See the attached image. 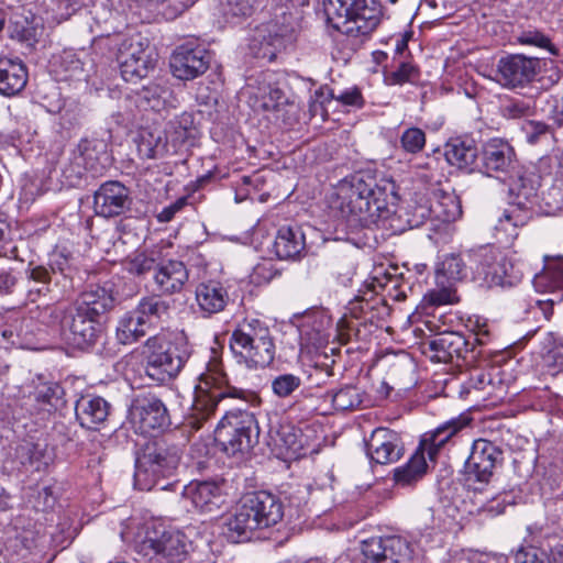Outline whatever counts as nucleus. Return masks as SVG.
Returning <instances> with one entry per match:
<instances>
[{
    "label": "nucleus",
    "instance_id": "obj_23",
    "mask_svg": "<svg viewBox=\"0 0 563 563\" xmlns=\"http://www.w3.org/2000/svg\"><path fill=\"white\" fill-rule=\"evenodd\" d=\"M209 63L210 56L205 48L188 44L178 46L170 57L172 73L181 80H191L202 75Z\"/></svg>",
    "mask_w": 563,
    "mask_h": 563
},
{
    "label": "nucleus",
    "instance_id": "obj_7",
    "mask_svg": "<svg viewBox=\"0 0 563 563\" xmlns=\"http://www.w3.org/2000/svg\"><path fill=\"white\" fill-rule=\"evenodd\" d=\"M183 449L166 439L148 442L136 457L134 484L141 490H151L161 478L176 474Z\"/></svg>",
    "mask_w": 563,
    "mask_h": 563
},
{
    "label": "nucleus",
    "instance_id": "obj_29",
    "mask_svg": "<svg viewBox=\"0 0 563 563\" xmlns=\"http://www.w3.org/2000/svg\"><path fill=\"white\" fill-rule=\"evenodd\" d=\"M110 404L96 395H82L75 404V416L85 429L95 430L103 423L110 413Z\"/></svg>",
    "mask_w": 563,
    "mask_h": 563
},
{
    "label": "nucleus",
    "instance_id": "obj_8",
    "mask_svg": "<svg viewBox=\"0 0 563 563\" xmlns=\"http://www.w3.org/2000/svg\"><path fill=\"white\" fill-rule=\"evenodd\" d=\"M472 419L466 415H461L453 418L442 426L438 427L434 431L426 433L421 441L419 449L409 459V461L394 471V481L400 486H410L419 481L427 471L428 464L426 454L431 461H434L440 449L460 430L471 423Z\"/></svg>",
    "mask_w": 563,
    "mask_h": 563
},
{
    "label": "nucleus",
    "instance_id": "obj_60",
    "mask_svg": "<svg viewBox=\"0 0 563 563\" xmlns=\"http://www.w3.org/2000/svg\"><path fill=\"white\" fill-rule=\"evenodd\" d=\"M331 98L339 101L343 106H350L355 108H362L364 99L361 90L357 87L347 88L341 91L339 95L331 93Z\"/></svg>",
    "mask_w": 563,
    "mask_h": 563
},
{
    "label": "nucleus",
    "instance_id": "obj_55",
    "mask_svg": "<svg viewBox=\"0 0 563 563\" xmlns=\"http://www.w3.org/2000/svg\"><path fill=\"white\" fill-rule=\"evenodd\" d=\"M523 223L521 213H504L498 219L495 230L505 233L508 239H515L518 234L517 229Z\"/></svg>",
    "mask_w": 563,
    "mask_h": 563
},
{
    "label": "nucleus",
    "instance_id": "obj_43",
    "mask_svg": "<svg viewBox=\"0 0 563 563\" xmlns=\"http://www.w3.org/2000/svg\"><path fill=\"white\" fill-rule=\"evenodd\" d=\"M170 91L156 82H151L137 91V102L144 109L161 111L166 107Z\"/></svg>",
    "mask_w": 563,
    "mask_h": 563
},
{
    "label": "nucleus",
    "instance_id": "obj_4",
    "mask_svg": "<svg viewBox=\"0 0 563 563\" xmlns=\"http://www.w3.org/2000/svg\"><path fill=\"white\" fill-rule=\"evenodd\" d=\"M225 399H241L246 402L258 400L254 393L231 385L221 363L214 358L199 376L188 424L199 430L203 422L214 415L218 405Z\"/></svg>",
    "mask_w": 563,
    "mask_h": 563
},
{
    "label": "nucleus",
    "instance_id": "obj_61",
    "mask_svg": "<svg viewBox=\"0 0 563 563\" xmlns=\"http://www.w3.org/2000/svg\"><path fill=\"white\" fill-rule=\"evenodd\" d=\"M277 437L287 450L296 452L301 448L298 432L292 426H282L277 430Z\"/></svg>",
    "mask_w": 563,
    "mask_h": 563
},
{
    "label": "nucleus",
    "instance_id": "obj_58",
    "mask_svg": "<svg viewBox=\"0 0 563 563\" xmlns=\"http://www.w3.org/2000/svg\"><path fill=\"white\" fill-rule=\"evenodd\" d=\"M54 3V10L57 12L60 19L67 20L81 8L89 4L90 0H52Z\"/></svg>",
    "mask_w": 563,
    "mask_h": 563
},
{
    "label": "nucleus",
    "instance_id": "obj_17",
    "mask_svg": "<svg viewBox=\"0 0 563 563\" xmlns=\"http://www.w3.org/2000/svg\"><path fill=\"white\" fill-rule=\"evenodd\" d=\"M541 62L536 57L511 54L498 59L494 79L504 88H525L531 84L540 71Z\"/></svg>",
    "mask_w": 563,
    "mask_h": 563
},
{
    "label": "nucleus",
    "instance_id": "obj_3",
    "mask_svg": "<svg viewBox=\"0 0 563 563\" xmlns=\"http://www.w3.org/2000/svg\"><path fill=\"white\" fill-rule=\"evenodd\" d=\"M329 26L345 36L351 49H357L379 25L383 9L378 0H323Z\"/></svg>",
    "mask_w": 563,
    "mask_h": 563
},
{
    "label": "nucleus",
    "instance_id": "obj_6",
    "mask_svg": "<svg viewBox=\"0 0 563 563\" xmlns=\"http://www.w3.org/2000/svg\"><path fill=\"white\" fill-rule=\"evenodd\" d=\"M264 21L254 30L249 51L252 56L272 62L295 31V18L286 3L265 5Z\"/></svg>",
    "mask_w": 563,
    "mask_h": 563
},
{
    "label": "nucleus",
    "instance_id": "obj_21",
    "mask_svg": "<svg viewBox=\"0 0 563 563\" xmlns=\"http://www.w3.org/2000/svg\"><path fill=\"white\" fill-rule=\"evenodd\" d=\"M130 415L142 432L162 430L170 423L165 404L152 393L139 395L131 405Z\"/></svg>",
    "mask_w": 563,
    "mask_h": 563
},
{
    "label": "nucleus",
    "instance_id": "obj_20",
    "mask_svg": "<svg viewBox=\"0 0 563 563\" xmlns=\"http://www.w3.org/2000/svg\"><path fill=\"white\" fill-rule=\"evenodd\" d=\"M364 443L367 457L375 464L396 463L405 453L400 434L388 428H376Z\"/></svg>",
    "mask_w": 563,
    "mask_h": 563
},
{
    "label": "nucleus",
    "instance_id": "obj_9",
    "mask_svg": "<svg viewBox=\"0 0 563 563\" xmlns=\"http://www.w3.org/2000/svg\"><path fill=\"white\" fill-rule=\"evenodd\" d=\"M214 438L229 456L250 452L258 443L260 438L255 413L245 409L227 411L214 430Z\"/></svg>",
    "mask_w": 563,
    "mask_h": 563
},
{
    "label": "nucleus",
    "instance_id": "obj_18",
    "mask_svg": "<svg viewBox=\"0 0 563 563\" xmlns=\"http://www.w3.org/2000/svg\"><path fill=\"white\" fill-rule=\"evenodd\" d=\"M543 261V269L536 274L533 285L538 291L549 292L550 297L536 299L534 303L544 318L550 320L554 303L563 300V256L544 255Z\"/></svg>",
    "mask_w": 563,
    "mask_h": 563
},
{
    "label": "nucleus",
    "instance_id": "obj_49",
    "mask_svg": "<svg viewBox=\"0 0 563 563\" xmlns=\"http://www.w3.org/2000/svg\"><path fill=\"white\" fill-rule=\"evenodd\" d=\"M302 384L300 376L291 373L279 374L272 379L271 386L273 394L278 398H288L294 396Z\"/></svg>",
    "mask_w": 563,
    "mask_h": 563
},
{
    "label": "nucleus",
    "instance_id": "obj_15",
    "mask_svg": "<svg viewBox=\"0 0 563 563\" xmlns=\"http://www.w3.org/2000/svg\"><path fill=\"white\" fill-rule=\"evenodd\" d=\"M58 275L70 278V260L66 250H55L49 254L47 265L30 262L25 268V288L31 301L51 291V284L59 283Z\"/></svg>",
    "mask_w": 563,
    "mask_h": 563
},
{
    "label": "nucleus",
    "instance_id": "obj_54",
    "mask_svg": "<svg viewBox=\"0 0 563 563\" xmlns=\"http://www.w3.org/2000/svg\"><path fill=\"white\" fill-rule=\"evenodd\" d=\"M124 267L130 274L144 276L150 272L155 273L157 264L154 258L144 254H137L133 258L126 260L124 262Z\"/></svg>",
    "mask_w": 563,
    "mask_h": 563
},
{
    "label": "nucleus",
    "instance_id": "obj_36",
    "mask_svg": "<svg viewBox=\"0 0 563 563\" xmlns=\"http://www.w3.org/2000/svg\"><path fill=\"white\" fill-rule=\"evenodd\" d=\"M173 300L158 295L142 298L135 310L151 328L169 318Z\"/></svg>",
    "mask_w": 563,
    "mask_h": 563
},
{
    "label": "nucleus",
    "instance_id": "obj_2",
    "mask_svg": "<svg viewBox=\"0 0 563 563\" xmlns=\"http://www.w3.org/2000/svg\"><path fill=\"white\" fill-rule=\"evenodd\" d=\"M284 517L280 499L265 490L247 494L223 523V534L232 543L246 542L255 531L276 526Z\"/></svg>",
    "mask_w": 563,
    "mask_h": 563
},
{
    "label": "nucleus",
    "instance_id": "obj_31",
    "mask_svg": "<svg viewBox=\"0 0 563 563\" xmlns=\"http://www.w3.org/2000/svg\"><path fill=\"white\" fill-rule=\"evenodd\" d=\"M195 295L197 305L205 317L223 311L230 300L227 288L218 280L198 284Z\"/></svg>",
    "mask_w": 563,
    "mask_h": 563
},
{
    "label": "nucleus",
    "instance_id": "obj_10",
    "mask_svg": "<svg viewBox=\"0 0 563 563\" xmlns=\"http://www.w3.org/2000/svg\"><path fill=\"white\" fill-rule=\"evenodd\" d=\"M45 314L59 323L63 340L75 349L88 350L102 336L101 320L71 303L66 308L48 307Z\"/></svg>",
    "mask_w": 563,
    "mask_h": 563
},
{
    "label": "nucleus",
    "instance_id": "obj_57",
    "mask_svg": "<svg viewBox=\"0 0 563 563\" xmlns=\"http://www.w3.org/2000/svg\"><path fill=\"white\" fill-rule=\"evenodd\" d=\"M515 561L516 563H550V556L543 549L530 545L519 549Z\"/></svg>",
    "mask_w": 563,
    "mask_h": 563
},
{
    "label": "nucleus",
    "instance_id": "obj_56",
    "mask_svg": "<svg viewBox=\"0 0 563 563\" xmlns=\"http://www.w3.org/2000/svg\"><path fill=\"white\" fill-rule=\"evenodd\" d=\"M519 40L521 44L533 45L540 48H544L553 56L560 55L559 48L554 44H552L551 40L547 35H544L541 32H525Z\"/></svg>",
    "mask_w": 563,
    "mask_h": 563
},
{
    "label": "nucleus",
    "instance_id": "obj_30",
    "mask_svg": "<svg viewBox=\"0 0 563 563\" xmlns=\"http://www.w3.org/2000/svg\"><path fill=\"white\" fill-rule=\"evenodd\" d=\"M189 273L180 261L170 260L157 264L154 273L156 289L166 295L179 292L188 282Z\"/></svg>",
    "mask_w": 563,
    "mask_h": 563
},
{
    "label": "nucleus",
    "instance_id": "obj_62",
    "mask_svg": "<svg viewBox=\"0 0 563 563\" xmlns=\"http://www.w3.org/2000/svg\"><path fill=\"white\" fill-rule=\"evenodd\" d=\"M19 285V276L14 269L0 266V295L13 294Z\"/></svg>",
    "mask_w": 563,
    "mask_h": 563
},
{
    "label": "nucleus",
    "instance_id": "obj_35",
    "mask_svg": "<svg viewBox=\"0 0 563 563\" xmlns=\"http://www.w3.org/2000/svg\"><path fill=\"white\" fill-rule=\"evenodd\" d=\"M15 457L26 470L41 471L53 461V454L44 442L22 441L15 449Z\"/></svg>",
    "mask_w": 563,
    "mask_h": 563
},
{
    "label": "nucleus",
    "instance_id": "obj_11",
    "mask_svg": "<svg viewBox=\"0 0 563 563\" xmlns=\"http://www.w3.org/2000/svg\"><path fill=\"white\" fill-rule=\"evenodd\" d=\"M139 538L135 550L144 558L156 559L158 563H187L189 560L191 544L178 530L150 523L144 528V536Z\"/></svg>",
    "mask_w": 563,
    "mask_h": 563
},
{
    "label": "nucleus",
    "instance_id": "obj_32",
    "mask_svg": "<svg viewBox=\"0 0 563 563\" xmlns=\"http://www.w3.org/2000/svg\"><path fill=\"white\" fill-rule=\"evenodd\" d=\"M444 157L452 166L473 170L478 157L475 140L468 136L451 137L444 145Z\"/></svg>",
    "mask_w": 563,
    "mask_h": 563
},
{
    "label": "nucleus",
    "instance_id": "obj_22",
    "mask_svg": "<svg viewBox=\"0 0 563 563\" xmlns=\"http://www.w3.org/2000/svg\"><path fill=\"white\" fill-rule=\"evenodd\" d=\"M409 552V544L398 536L376 537L362 542L365 563H401Z\"/></svg>",
    "mask_w": 563,
    "mask_h": 563
},
{
    "label": "nucleus",
    "instance_id": "obj_19",
    "mask_svg": "<svg viewBox=\"0 0 563 563\" xmlns=\"http://www.w3.org/2000/svg\"><path fill=\"white\" fill-rule=\"evenodd\" d=\"M503 462L504 451L498 444L486 439H477L473 442L470 456L465 462L467 479L488 483Z\"/></svg>",
    "mask_w": 563,
    "mask_h": 563
},
{
    "label": "nucleus",
    "instance_id": "obj_46",
    "mask_svg": "<svg viewBox=\"0 0 563 563\" xmlns=\"http://www.w3.org/2000/svg\"><path fill=\"white\" fill-rule=\"evenodd\" d=\"M332 404L338 410H352L362 404V395L356 386L346 385L336 391H331Z\"/></svg>",
    "mask_w": 563,
    "mask_h": 563
},
{
    "label": "nucleus",
    "instance_id": "obj_41",
    "mask_svg": "<svg viewBox=\"0 0 563 563\" xmlns=\"http://www.w3.org/2000/svg\"><path fill=\"white\" fill-rule=\"evenodd\" d=\"M481 276H483L488 287H510L517 282V277L514 275V266L506 257L497 261Z\"/></svg>",
    "mask_w": 563,
    "mask_h": 563
},
{
    "label": "nucleus",
    "instance_id": "obj_14",
    "mask_svg": "<svg viewBox=\"0 0 563 563\" xmlns=\"http://www.w3.org/2000/svg\"><path fill=\"white\" fill-rule=\"evenodd\" d=\"M112 158L108 144L101 139H84L74 150L63 175L69 186H78L86 173L92 177L102 176L111 166Z\"/></svg>",
    "mask_w": 563,
    "mask_h": 563
},
{
    "label": "nucleus",
    "instance_id": "obj_52",
    "mask_svg": "<svg viewBox=\"0 0 563 563\" xmlns=\"http://www.w3.org/2000/svg\"><path fill=\"white\" fill-rule=\"evenodd\" d=\"M400 145L406 153L417 154L426 145V133L419 128H408L400 136Z\"/></svg>",
    "mask_w": 563,
    "mask_h": 563
},
{
    "label": "nucleus",
    "instance_id": "obj_16",
    "mask_svg": "<svg viewBox=\"0 0 563 563\" xmlns=\"http://www.w3.org/2000/svg\"><path fill=\"white\" fill-rule=\"evenodd\" d=\"M117 60L125 81L135 82L147 76L156 64L154 49L139 36L125 37L118 45Z\"/></svg>",
    "mask_w": 563,
    "mask_h": 563
},
{
    "label": "nucleus",
    "instance_id": "obj_34",
    "mask_svg": "<svg viewBox=\"0 0 563 563\" xmlns=\"http://www.w3.org/2000/svg\"><path fill=\"white\" fill-rule=\"evenodd\" d=\"M84 51L77 53L71 48L64 49L62 53L54 55L52 59L53 73L57 80H81L86 79L85 62L80 57Z\"/></svg>",
    "mask_w": 563,
    "mask_h": 563
},
{
    "label": "nucleus",
    "instance_id": "obj_5",
    "mask_svg": "<svg viewBox=\"0 0 563 563\" xmlns=\"http://www.w3.org/2000/svg\"><path fill=\"white\" fill-rule=\"evenodd\" d=\"M230 350L239 364L247 368L266 367L275 358V343L266 322L243 320L230 336Z\"/></svg>",
    "mask_w": 563,
    "mask_h": 563
},
{
    "label": "nucleus",
    "instance_id": "obj_45",
    "mask_svg": "<svg viewBox=\"0 0 563 563\" xmlns=\"http://www.w3.org/2000/svg\"><path fill=\"white\" fill-rule=\"evenodd\" d=\"M37 402L45 406L47 411H57L66 406L65 390L57 383H45L40 385L35 391Z\"/></svg>",
    "mask_w": 563,
    "mask_h": 563
},
{
    "label": "nucleus",
    "instance_id": "obj_47",
    "mask_svg": "<svg viewBox=\"0 0 563 563\" xmlns=\"http://www.w3.org/2000/svg\"><path fill=\"white\" fill-rule=\"evenodd\" d=\"M500 113L508 120L526 119L533 115L534 102L531 99L512 98L501 104Z\"/></svg>",
    "mask_w": 563,
    "mask_h": 563
},
{
    "label": "nucleus",
    "instance_id": "obj_63",
    "mask_svg": "<svg viewBox=\"0 0 563 563\" xmlns=\"http://www.w3.org/2000/svg\"><path fill=\"white\" fill-rule=\"evenodd\" d=\"M415 73L416 69L412 65L401 62L395 70L388 74L387 80L391 85H401L410 81Z\"/></svg>",
    "mask_w": 563,
    "mask_h": 563
},
{
    "label": "nucleus",
    "instance_id": "obj_59",
    "mask_svg": "<svg viewBox=\"0 0 563 563\" xmlns=\"http://www.w3.org/2000/svg\"><path fill=\"white\" fill-rule=\"evenodd\" d=\"M522 131L526 140L530 144H536L549 132V126L541 121H526L522 124Z\"/></svg>",
    "mask_w": 563,
    "mask_h": 563
},
{
    "label": "nucleus",
    "instance_id": "obj_53",
    "mask_svg": "<svg viewBox=\"0 0 563 563\" xmlns=\"http://www.w3.org/2000/svg\"><path fill=\"white\" fill-rule=\"evenodd\" d=\"M258 5V0H223L222 10L225 16L241 18L251 15Z\"/></svg>",
    "mask_w": 563,
    "mask_h": 563
},
{
    "label": "nucleus",
    "instance_id": "obj_44",
    "mask_svg": "<svg viewBox=\"0 0 563 563\" xmlns=\"http://www.w3.org/2000/svg\"><path fill=\"white\" fill-rule=\"evenodd\" d=\"M462 213H438L428 219L429 238L435 242H446L455 232V221L460 219Z\"/></svg>",
    "mask_w": 563,
    "mask_h": 563
},
{
    "label": "nucleus",
    "instance_id": "obj_27",
    "mask_svg": "<svg viewBox=\"0 0 563 563\" xmlns=\"http://www.w3.org/2000/svg\"><path fill=\"white\" fill-rule=\"evenodd\" d=\"M8 33L12 40H16L32 47L37 42L38 29L30 19V11L22 5L5 4Z\"/></svg>",
    "mask_w": 563,
    "mask_h": 563
},
{
    "label": "nucleus",
    "instance_id": "obj_48",
    "mask_svg": "<svg viewBox=\"0 0 563 563\" xmlns=\"http://www.w3.org/2000/svg\"><path fill=\"white\" fill-rule=\"evenodd\" d=\"M506 256L492 244L481 245L476 249L471 250V258L476 263L478 275L483 274L497 261L504 260Z\"/></svg>",
    "mask_w": 563,
    "mask_h": 563
},
{
    "label": "nucleus",
    "instance_id": "obj_50",
    "mask_svg": "<svg viewBox=\"0 0 563 563\" xmlns=\"http://www.w3.org/2000/svg\"><path fill=\"white\" fill-rule=\"evenodd\" d=\"M439 288L429 290L422 299L424 307H438L442 305H450L457 301L455 290L452 288V284L443 283L438 285Z\"/></svg>",
    "mask_w": 563,
    "mask_h": 563
},
{
    "label": "nucleus",
    "instance_id": "obj_33",
    "mask_svg": "<svg viewBox=\"0 0 563 563\" xmlns=\"http://www.w3.org/2000/svg\"><path fill=\"white\" fill-rule=\"evenodd\" d=\"M27 82V70L19 58L0 55V93L7 97L21 92Z\"/></svg>",
    "mask_w": 563,
    "mask_h": 563
},
{
    "label": "nucleus",
    "instance_id": "obj_12",
    "mask_svg": "<svg viewBox=\"0 0 563 563\" xmlns=\"http://www.w3.org/2000/svg\"><path fill=\"white\" fill-rule=\"evenodd\" d=\"M143 354L145 374L158 385L174 379L189 357L187 349L156 335L147 339Z\"/></svg>",
    "mask_w": 563,
    "mask_h": 563
},
{
    "label": "nucleus",
    "instance_id": "obj_40",
    "mask_svg": "<svg viewBox=\"0 0 563 563\" xmlns=\"http://www.w3.org/2000/svg\"><path fill=\"white\" fill-rule=\"evenodd\" d=\"M544 366L551 374L563 371V338L552 332L545 334L541 341L540 351Z\"/></svg>",
    "mask_w": 563,
    "mask_h": 563
},
{
    "label": "nucleus",
    "instance_id": "obj_42",
    "mask_svg": "<svg viewBox=\"0 0 563 563\" xmlns=\"http://www.w3.org/2000/svg\"><path fill=\"white\" fill-rule=\"evenodd\" d=\"M465 276V264L456 254H448L437 267V285L452 284Z\"/></svg>",
    "mask_w": 563,
    "mask_h": 563
},
{
    "label": "nucleus",
    "instance_id": "obj_28",
    "mask_svg": "<svg viewBox=\"0 0 563 563\" xmlns=\"http://www.w3.org/2000/svg\"><path fill=\"white\" fill-rule=\"evenodd\" d=\"M114 303L112 286L106 283L104 285L88 286L71 305L101 320L107 312L113 309Z\"/></svg>",
    "mask_w": 563,
    "mask_h": 563
},
{
    "label": "nucleus",
    "instance_id": "obj_25",
    "mask_svg": "<svg viewBox=\"0 0 563 563\" xmlns=\"http://www.w3.org/2000/svg\"><path fill=\"white\" fill-rule=\"evenodd\" d=\"M132 205L130 189L123 184L115 180L106 181L92 196L87 195L79 199L80 208H92L95 211L98 209H114L129 210Z\"/></svg>",
    "mask_w": 563,
    "mask_h": 563
},
{
    "label": "nucleus",
    "instance_id": "obj_38",
    "mask_svg": "<svg viewBox=\"0 0 563 563\" xmlns=\"http://www.w3.org/2000/svg\"><path fill=\"white\" fill-rule=\"evenodd\" d=\"M137 152L142 158L157 159L168 154V144L161 130H142L136 141Z\"/></svg>",
    "mask_w": 563,
    "mask_h": 563
},
{
    "label": "nucleus",
    "instance_id": "obj_24",
    "mask_svg": "<svg viewBox=\"0 0 563 563\" xmlns=\"http://www.w3.org/2000/svg\"><path fill=\"white\" fill-rule=\"evenodd\" d=\"M181 495L203 514L218 512L225 503L222 485L216 481H192L184 486Z\"/></svg>",
    "mask_w": 563,
    "mask_h": 563
},
{
    "label": "nucleus",
    "instance_id": "obj_37",
    "mask_svg": "<svg viewBox=\"0 0 563 563\" xmlns=\"http://www.w3.org/2000/svg\"><path fill=\"white\" fill-rule=\"evenodd\" d=\"M305 249L303 234L292 227H282L274 242V250L280 260L296 258Z\"/></svg>",
    "mask_w": 563,
    "mask_h": 563
},
{
    "label": "nucleus",
    "instance_id": "obj_39",
    "mask_svg": "<svg viewBox=\"0 0 563 563\" xmlns=\"http://www.w3.org/2000/svg\"><path fill=\"white\" fill-rule=\"evenodd\" d=\"M150 327L134 309L125 313L119 321L117 339L122 344H131L143 338Z\"/></svg>",
    "mask_w": 563,
    "mask_h": 563
},
{
    "label": "nucleus",
    "instance_id": "obj_26",
    "mask_svg": "<svg viewBox=\"0 0 563 563\" xmlns=\"http://www.w3.org/2000/svg\"><path fill=\"white\" fill-rule=\"evenodd\" d=\"M477 338L471 342L460 332H443L428 342L430 351L434 352L433 358L438 362L450 363L454 357L466 358L467 353L474 352Z\"/></svg>",
    "mask_w": 563,
    "mask_h": 563
},
{
    "label": "nucleus",
    "instance_id": "obj_1",
    "mask_svg": "<svg viewBox=\"0 0 563 563\" xmlns=\"http://www.w3.org/2000/svg\"><path fill=\"white\" fill-rule=\"evenodd\" d=\"M478 155L482 173L495 177L506 187V202L519 210L529 209L538 180L532 172L519 163L515 148L507 141L495 137L483 144Z\"/></svg>",
    "mask_w": 563,
    "mask_h": 563
},
{
    "label": "nucleus",
    "instance_id": "obj_51",
    "mask_svg": "<svg viewBox=\"0 0 563 563\" xmlns=\"http://www.w3.org/2000/svg\"><path fill=\"white\" fill-rule=\"evenodd\" d=\"M427 213H391L390 225L399 233L421 227L428 221Z\"/></svg>",
    "mask_w": 563,
    "mask_h": 563
},
{
    "label": "nucleus",
    "instance_id": "obj_64",
    "mask_svg": "<svg viewBox=\"0 0 563 563\" xmlns=\"http://www.w3.org/2000/svg\"><path fill=\"white\" fill-rule=\"evenodd\" d=\"M287 103V99L279 88H273L268 95L264 97L263 107L267 111H280L282 107Z\"/></svg>",
    "mask_w": 563,
    "mask_h": 563
},
{
    "label": "nucleus",
    "instance_id": "obj_13",
    "mask_svg": "<svg viewBox=\"0 0 563 563\" xmlns=\"http://www.w3.org/2000/svg\"><path fill=\"white\" fill-rule=\"evenodd\" d=\"M339 196L342 199L339 211H387L399 200L395 181L386 178L374 187L360 179L349 188L342 187Z\"/></svg>",
    "mask_w": 563,
    "mask_h": 563
}]
</instances>
